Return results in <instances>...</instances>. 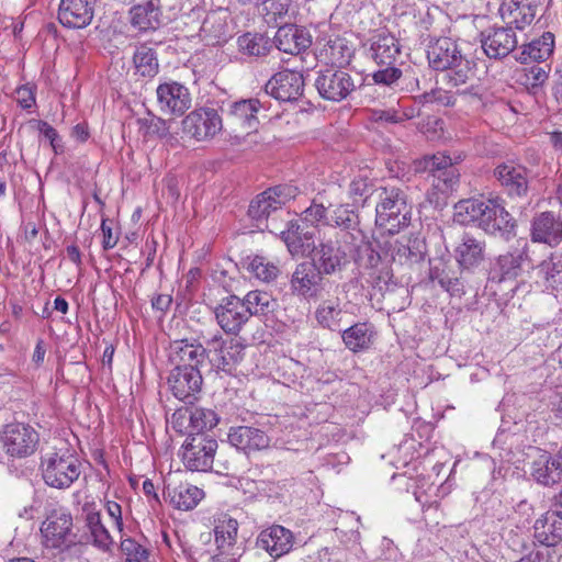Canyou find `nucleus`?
Masks as SVG:
<instances>
[{"label":"nucleus","mask_w":562,"mask_h":562,"mask_svg":"<svg viewBox=\"0 0 562 562\" xmlns=\"http://www.w3.org/2000/svg\"><path fill=\"white\" fill-rule=\"evenodd\" d=\"M429 66L436 71L450 70L448 75L451 87L465 85L475 74V63L462 52L457 41L439 37L430 41L427 48Z\"/></svg>","instance_id":"f257e3e1"},{"label":"nucleus","mask_w":562,"mask_h":562,"mask_svg":"<svg viewBox=\"0 0 562 562\" xmlns=\"http://www.w3.org/2000/svg\"><path fill=\"white\" fill-rule=\"evenodd\" d=\"M376 198V225L386 228L392 235L409 225L413 207L406 189L395 186L379 187Z\"/></svg>","instance_id":"f03ea898"},{"label":"nucleus","mask_w":562,"mask_h":562,"mask_svg":"<svg viewBox=\"0 0 562 562\" xmlns=\"http://www.w3.org/2000/svg\"><path fill=\"white\" fill-rule=\"evenodd\" d=\"M41 467L44 482L58 490L70 487L81 474V462L68 451L47 454L42 459Z\"/></svg>","instance_id":"7ed1b4c3"},{"label":"nucleus","mask_w":562,"mask_h":562,"mask_svg":"<svg viewBox=\"0 0 562 562\" xmlns=\"http://www.w3.org/2000/svg\"><path fill=\"white\" fill-rule=\"evenodd\" d=\"M207 360L216 372L234 375L244 358L245 346L234 338H224L216 333L205 340Z\"/></svg>","instance_id":"20e7f679"},{"label":"nucleus","mask_w":562,"mask_h":562,"mask_svg":"<svg viewBox=\"0 0 562 562\" xmlns=\"http://www.w3.org/2000/svg\"><path fill=\"white\" fill-rule=\"evenodd\" d=\"M344 68L326 67L316 72L314 86L321 98L331 102L346 100L361 85Z\"/></svg>","instance_id":"39448f33"},{"label":"nucleus","mask_w":562,"mask_h":562,"mask_svg":"<svg viewBox=\"0 0 562 562\" xmlns=\"http://www.w3.org/2000/svg\"><path fill=\"white\" fill-rule=\"evenodd\" d=\"M325 277L313 261H302L291 276L290 289L294 295L316 302L323 299L326 288L333 285Z\"/></svg>","instance_id":"423d86ee"},{"label":"nucleus","mask_w":562,"mask_h":562,"mask_svg":"<svg viewBox=\"0 0 562 562\" xmlns=\"http://www.w3.org/2000/svg\"><path fill=\"white\" fill-rule=\"evenodd\" d=\"M41 532L46 548L65 550L77 542L72 516L65 508L53 509L42 524Z\"/></svg>","instance_id":"0eeeda50"},{"label":"nucleus","mask_w":562,"mask_h":562,"mask_svg":"<svg viewBox=\"0 0 562 562\" xmlns=\"http://www.w3.org/2000/svg\"><path fill=\"white\" fill-rule=\"evenodd\" d=\"M217 441L209 434L189 432L183 445L182 461L190 471L206 472L212 469Z\"/></svg>","instance_id":"6e6552de"},{"label":"nucleus","mask_w":562,"mask_h":562,"mask_svg":"<svg viewBox=\"0 0 562 562\" xmlns=\"http://www.w3.org/2000/svg\"><path fill=\"white\" fill-rule=\"evenodd\" d=\"M379 248L385 256H390L394 263L406 269L422 265L427 254L425 241L412 236L384 240L379 243Z\"/></svg>","instance_id":"1a4fd4ad"},{"label":"nucleus","mask_w":562,"mask_h":562,"mask_svg":"<svg viewBox=\"0 0 562 562\" xmlns=\"http://www.w3.org/2000/svg\"><path fill=\"white\" fill-rule=\"evenodd\" d=\"M182 133L198 142L212 139L223 128V120L217 110L202 106L191 111L182 120Z\"/></svg>","instance_id":"9d476101"},{"label":"nucleus","mask_w":562,"mask_h":562,"mask_svg":"<svg viewBox=\"0 0 562 562\" xmlns=\"http://www.w3.org/2000/svg\"><path fill=\"white\" fill-rule=\"evenodd\" d=\"M493 177L509 198L526 199L529 193L530 170L514 160L498 164Z\"/></svg>","instance_id":"9b49d317"},{"label":"nucleus","mask_w":562,"mask_h":562,"mask_svg":"<svg viewBox=\"0 0 562 562\" xmlns=\"http://www.w3.org/2000/svg\"><path fill=\"white\" fill-rule=\"evenodd\" d=\"M0 439L8 454L25 458L35 451L38 434L27 424L11 423L4 426Z\"/></svg>","instance_id":"f8f14e48"},{"label":"nucleus","mask_w":562,"mask_h":562,"mask_svg":"<svg viewBox=\"0 0 562 562\" xmlns=\"http://www.w3.org/2000/svg\"><path fill=\"white\" fill-rule=\"evenodd\" d=\"M481 47L490 59L501 60L518 46L517 35L512 26H492L480 33Z\"/></svg>","instance_id":"ddd939ff"},{"label":"nucleus","mask_w":562,"mask_h":562,"mask_svg":"<svg viewBox=\"0 0 562 562\" xmlns=\"http://www.w3.org/2000/svg\"><path fill=\"white\" fill-rule=\"evenodd\" d=\"M317 232L316 226L297 218L286 222L285 229L280 231V237L292 256H305L316 249Z\"/></svg>","instance_id":"4468645a"},{"label":"nucleus","mask_w":562,"mask_h":562,"mask_svg":"<svg viewBox=\"0 0 562 562\" xmlns=\"http://www.w3.org/2000/svg\"><path fill=\"white\" fill-rule=\"evenodd\" d=\"M157 102L164 114L183 115L192 103L189 89L178 81H165L156 89Z\"/></svg>","instance_id":"2eb2a0df"},{"label":"nucleus","mask_w":562,"mask_h":562,"mask_svg":"<svg viewBox=\"0 0 562 562\" xmlns=\"http://www.w3.org/2000/svg\"><path fill=\"white\" fill-rule=\"evenodd\" d=\"M453 257L462 272L474 273L486 259V244L469 233H463L453 248Z\"/></svg>","instance_id":"dca6fc26"},{"label":"nucleus","mask_w":562,"mask_h":562,"mask_svg":"<svg viewBox=\"0 0 562 562\" xmlns=\"http://www.w3.org/2000/svg\"><path fill=\"white\" fill-rule=\"evenodd\" d=\"M355 56V47L346 37L336 35L317 41L316 57L326 67L345 68Z\"/></svg>","instance_id":"f3484780"},{"label":"nucleus","mask_w":562,"mask_h":562,"mask_svg":"<svg viewBox=\"0 0 562 562\" xmlns=\"http://www.w3.org/2000/svg\"><path fill=\"white\" fill-rule=\"evenodd\" d=\"M168 384L175 397L192 404L202 391V373L200 369L175 367L168 376Z\"/></svg>","instance_id":"a211bd4d"},{"label":"nucleus","mask_w":562,"mask_h":562,"mask_svg":"<svg viewBox=\"0 0 562 562\" xmlns=\"http://www.w3.org/2000/svg\"><path fill=\"white\" fill-rule=\"evenodd\" d=\"M265 91L282 102L296 101L304 91L303 75L288 69L277 72L266 83Z\"/></svg>","instance_id":"6ab92c4d"},{"label":"nucleus","mask_w":562,"mask_h":562,"mask_svg":"<svg viewBox=\"0 0 562 562\" xmlns=\"http://www.w3.org/2000/svg\"><path fill=\"white\" fill-rule=\"evenodd\" d=\"M261 108L259 99H243L229 104L226 122L233 132L250 134L258 130V112Z\"/></svg>","instance_id":"aec40b11"},{"label":"nucleus","mask_w":562,"mask_h":562,"mask_svg":"<svg viewBox=\"0 0 562 562\" xmlns=\"http://www.w3.org/2000/svg\"><path fill=\"white\" fill-rule=\"evenodd\" d=\"M241 299L236 295L224 297L215 307L214 314L220 327L226 333L237 335L249 321V315Z\"/></svg>","instance_id":"412c9836"},{"label":"nucleus","mask_w":562,"mask_h":562,"mask_svg":"<svg viewBox=\"0 0 562 562\" xmlns=\"http://www.w3.org/2000/svg\"><path fill=\"white\" fill-rule=\"evenodd\" d=\"M206 359V346L198 339L184 338L170 344L169 360L176 367L200 369Z\"/></svg>","instance_id":"4be33fe9"},{"label":"nucleus","mask_w":562,"mask_h":562,"mask_svg":"<svg viewBox=\"0 0 562 562\" xmlns=\"http://www.w3.org/2000/svg\"><path fill=\"white\" fill-rule=\"evenodd\" d=\"M531 259L527 244L522 248H516L513 251L499 255L492 269V280L503 282L515 280L524 272L525 266H530Z\"/></svg>","instance_id":"5701e85b"},{"label":"nucleus","mask_w":562,"mask_h":562,"mask_svg":"<svg viewBox=\"0 0 562 562\" xmlns=\"http://www.w3.org/2000/svg\"><path fill=\"white\" fill-rule=\"evenodd\" d=\"M315 257L311 260L325 274L331 276L342 271L348 263V256L339 241L336 239L322 240L316 249Z\"/></svg>","instance_id":"b1692460"},{"label":"nucleus","mask_w":562,"mask_h":562,"mask_svg":"<svg viewBox=\"0 0 562 562\" xmlns=\"http://www.w3.org/2000/svg\"><path fill=\"white\" fill-rule=\"evenodd\" d=\"M530 237L535 243L558 246L562 241V215L552 211L537 214L531 222Z\"/></svg>","instance_id":"393cba45"},{"label":"nucleus","mask_w":562,"mask_h":562,"mask_svg":"<svg viewBox=\"0 0 562 562\" xmlns=\"http://www.w3.org/2000/svg\"><path fill=\"white\" fill-rule=\"evenodd\" d=\"M293 541L294 537L291 530L281 525H272L259 533L256 546L276 560L291 551Z\"/></svg>","instance_id":"a878e982"},{"label":"nucleus","mask_w":562,"mask_h":562,"mask_svg":"<svg viewBox=\"0 0 562 562\" xmlns=\"http://www.w3.org/2000/svg\"><path fill=\"white\" fill-rule=\"evenodd\" d=\"M530 476L546 487H552L562 482V463L559 460V454L541 452L530 463Z\"/></svg>","instance_id":"bb28decb"},{"label":"nucleus","mask_w":562,"mask_h":562,"mask_svg":"<svg viewBox=\"0 0 562 562\" xmlns=\"http://www.w3.org/2000/svg\"><path fill=\"white\" fill-rule=\"evenodd\" d=\"M273 43L279 50L296 55L312 45V36L304 27L285 24L278 29Z\"/></svg>","instance_id":"cd10ccee"},{"label":"nucleus","mask_w":562,"mask_h":562,"mask_svg":"<svg viewBox=\"0 0 562 562\" xmlns=\"http://www.w3.org/2000/svg\"><path fill=\"white\" fill-rule=\"evenodd\" d=\"M538 5L528 0H508L503 2L499 13L506 25L515 30H524L536 18Z\"/></svg>","instance_id":"c85d7f7f"},{"label":"nucleus","mask_w":562,"mask_h":562,"mask_svg":"<svg viewBox=\"0 0 562 562\" xmlns=\"http://www.w3.org/2000/svg\"><path fill=\"white\" fill-rule=\"evenodd\" d=\"M228 441L246 454L263 450L270 445V439L263 430L250 426L232 427L228 432Z\"/></svg>","instance_id":"c756f323"},{"label":"nucleus","mask_w":562,"mask_h":562,"mask_svg":"<svg viewBox=\"0 0 562 562\" xmlns=\"http://www.w3.org/2000/svg\"><path fill=\"white\" fill-rule=\"evenodd\" d=\"M93 10L87 0H61L58 10L59 22L69 29H82L90 24Z\"/></svg>","instance_id":"7c9ffc66"},{"label":"nucleus","mask_w":562,"mask_h":562,"mask_svg":"<svg viewBox=\"0 0 562 562\" xmlns=\"http://www.w3.org/2000/svg\"><path fill=\"white\" fill-rule=\"evenodd\" d=\"M552 512L543 513L539 518L536 519L533 529V542L543 547L555 549L558 552H562L560 542L562 541V533L560 532L561 522L551 520Z\"/></svg>","instance_id":"2f4dec72"},{"label":"nucleus","mask_w":562,"mask_h":562,"mask_svg":"<svg viewBox=\"0 0 562 562\" xmlns=\"http://www.w3.org/2000/svg\"><path fill=\"white\" fill-rule=\"evenodd\" d=\"M279 210L270 199V195L266 194V190L257 194L249 204L248 216L256 223V226L260 229H267L270 233L277 234L278 227L276 226L274 217L269 222L270 216L279 214Z\"/></svg>","instance_id":"473e14b6"},{"label":"nucleus","mask_w":562,"mask_h":562,"mask_svg":"<svg viewBox=\"0 0 562 562\" xmlns=\"http://www.w3.org/2000/svg\"><path fill=\"white\" fill-rule=\"evenodd\" d=\"M554 50V34L544 32L540 37L520 46V52L515 56L520 64L543 63Z\"/></svg>","instance_id":"72a5a7b5"},{"label":"nucleus","mask_w":562,"mask_h":562,"mask_svg":"<svg viewBox=\"0 0 562 562\" xmlns=\"http://www.w3.org/2000/svg\"><path fill=\"white\" fill-rule=\"evenodd\" d=\"M372 59L381 67L393 65L401 53L397 38L390 32H379L370 40Z\"/></svg>","instance_id":"f704fd0d"},{"label":"nucleus","mask_w":562,"mask_h":562,"mask_svg":"<svg viewBox=\"0 0 562 562\" xmlns=\"http://www.w3.org/2000/svg\"><path fill=\"white\" fill-rule=\"evenodd\" d=\"M130 22L140 32L156 30L160 25V7L158 0H148L143 4L133 5L130 9Z\"/></svg>","instance_id":"c9c22d12"},{"label":"nucleus","mask_w":562,"mask_h":562,"mask_svg":"<svg viewBox=\"0 0 562 562\" xmlns=\"http://www.w3.org/2000/svg\"><path fill=\"white\" fill-rule=\"evenodd\" d=\"M132 59L136 76L144 79H153L159 74L158 56L150 43L146 42L135 45Z\"/></svg>","instance_id":"e433bc0d"},{"label":"nucleus","mask_w":562,"mask_h":562,"mask_svg":"<svg viewBox=\"0 0 562 562\" xmlns=\"http://www.w3.org/2000/svg\"><path fill=\"white\" fill-rule=\"evenodd\" d=\"M314 316L317 324L331 331H341V323L345 312L341 308V301L338 296L321 299Z\"/></svg>","instance_id":"4c0bfd02"},{"label":"nucleus","mask_w":562,"mask_h":562,"mask_svg":"<svg viewBox=\"0 0 562 562\" xmlns=\"http://www.w3.org/2000/svg\"><path fill=\"white\" fill-rule=\"evenodd\" d=\"M199 35L206 45H221L229 37L228 25L225 19L213 12L205 16Z\"/></svg>","instance_id":"58836bf2"},{"label":"nucleus","mask_w":562,"mask_h":562,"mask_svg":"<svg viewBox=\"0 0 562 562\" xmlns=\"http://www.w3.org/2000/svg\"><path fill=\"white\" fill-rule=\"evenodd\" d=\"M429 278L437 281L451 295L461 296L465 293L463 282L456 276L448 262L439 261L431 266Z\"/></svg>","instance_id":"ea45409f"},{"label":"nucleus","mask_w":562,"mask_h":562,"mask_svg":"<svg viewBox=\"0 0 562 562\" xmlns=\"http://www.w3.org/2000/svg\"><path fill=\"white\" fill-rule=\"evenodd\" d=\"M178 418H188L190 432L193 434H207L206 430H211L218 424V417L213 409L194 407L186 409L183 413L178 411Z\"/></svg>","instance_id":"a19ab883"},{"label":"nucleus","mask_w":562,"mask_h":562,"mask_svg":"<svg viewBox=\"0 0 562 562\" xmlns=\"http://www.w3.org/2000/svg\"><path fill=\"white\" fill-rule=\"evenodd\" d=\"M538 268L547 290L562 291V250L552 252Z\"/></svg>","instance_id":"79ce46f5"},{"label":"nucleus","mask_w":562,"mask_h":562,"mask_svg":"<svg viewBox=\"0 0 562 562\" xmlns=\"http://www.w3.org/2000/svg\"><path fill=\"white\" fill-rule=\"evenodd\" d=\"M239 53L249 57L267 56L272 49L271 40L261 33L247 32L237 38Z\"/></svg>","instance_id":"37998d69"},{"label":"nucleus","mask_w":562,"mask_h":562,"mask_svg":"<svg viewBox=\"0 0 562 562\" xmlns=\"http://www.w3.org/2000/svg\"><path fill=\"white\" fill-rule=\"evenodd\" d=\"M372 331L368 323H357L341 330V338L347 349L352 352L366 350L371 345Z\"/></svg>","instance_id":"c03bdc74"},{"label":"nucleus","mask_w":562,"mask_h":562,"mask_svg":"<svg viewBox=\"0 0 562 562\" xmlns=\"http://www.w3.org/2000/svg\"><path fill=\"white\" fill-rule=\"evenodd\" d=\"M204 493L201 488L193 485H179L172 490L168 488L170 503L178 509H193L202 499Z\"/></svg>","instance_id":"a18cd8bd"},{"label":"nucleus","mask_w":562,"mask_h":562,"mask_svg":"<svg viewBox=\"0 0 562 562\" xmlns=\"http://www.w3.org/2000/svg\"><path fill=\"white\" fill-rule=\"evenodd\" d=\"M486 201L479 199L461 200L454 205V220L463 225L480 221L486 210Z\"/></svg>","instance_id":"49530a36"},{"label":"nucleus","mask_w":562,"mask_h":562,"mask_svg":"<svg viewBox=\"0 0 562 562\" xmlns=\"http://www.w3.org/2000/svg\"><path fill=\"white\" fill-rule=\"evenodd\" d=\"M241 302L245 308H247L249 317L252 315H268L273 312L276 306V301L269 293L258 290L248 292L241 299Z\"/></svg>","instance_id":"de8ad7c7"},{"label":"nucleus","mask_w":562,"mask_h":562,"mask_svg":"<svg viewBox=\"0 0 562 562\" xmlns=\"http://www.w3.org/2000/svg\"><path fill=\"white\" fill-rule=\"evenodd\" d=\"M214 532L217 549L225 553L228 549L233 548L236 542L238 522L234 518L225 517L218 521Z\"/></svg>","instance_id":"09e8293b"},{"label":"nucleus","mask_w":562,"mask_h":562,"mask_svg":"<svg viewBox=\"0 0 562 562\" xmlns=\"http://www.w3.org/2000/svg\"><path fill=\"white\" fill-rule=\"evenodd\" d=\"M87 527L93 538V544L99 549L106 551L112 544V538L101 521V515L99 512H90L87 514Z\"/></svg>","instance_id":"8fccbe9b"},{"label":"nucleus","mask_w":562,"mask_h":562,"mask_svg":"<svg viewBox=\"0 0 562 562\" xmlns=\"http://www.w3.org/2000/svg\"><path fill=\"white\" fill-rule=\"evenodd\" d=\"M329 222L331 226L353 231L359 225V216L353 210V205L340 204L331 211Z\"/></svg>","instance_id":"3c124183"},{"label":"nucleus","mask_w":562,"mask_h":562,"mask_svg":"<svg viewBox=\"0 0 562 562\" xmlns=\"http://www.w3.org/2000/svg\"><path fill=\"white\" fill-rule=\"evenodd\" d=\"M449 165H452L451 157L442 153L424 156L414 162L415 170L417 172H429L434 177H436L446 167H449Z\"/></svg>","instance_id":"603ef678"},{"label":"nucleus","mask_w":562,"mask_h":562,"mask_svg":"<svg viewBox=\"0 0 562 562\" xmlns=\"http://www.w3.org/2000/svg\"><path fill=\"white\" fill-rule=\"evenodd\" d=\"M378 188L366 178H356L349 186V194L353 199L355 204H360L362 207L369 206V200L372 195L376 196Z\"/></svg>","instance_id":"864d4df0"},{"label":"nucleus","mask_w":562,"mask_h":562,"mask_svg":"<svg viewBox=\"0 0 562 562\" xmlns=\"http://www.w3.org/2000/svg\"><path fill=\"white\" fill-rule=\"evenodd\" d=\"M248 270L259 280L270 282L279 273V268L262 256H255L248 263Z\"/></svg>","instance_id":"5fc2aeb1"},{"label":"nucleus","mask_w":562,"mask_h":562,"mask_svg":"<svg viewBox=\"0 0 562 562\" xmlns=\"http://www.w3.org/2000/svg\"><path fill=\"white\" fill-rule=\"evenodd\" d=\"M562 552L533 542V548L515 562H560Z\"/></svg>","instance_id":"6e6d98bb"},{"label":"nucleus","mask_w":562,"mask_h":562,"mask_svg":"<svg viewBox=\"0 0 562 562\" xmlns=\"http://www.w3.org/2000/svg\"><path fill=\"white\" fill-rule=\"evenodd\" d=\"M366 281L372 289V292L370 293L371 297L375 295L383 296L390 288L392 274L387 268L373 269L369 272Z\"/></svg>","instance_id":"4d7b16f0"},{"label":"nucleus","mask_w":562,"mask_h":562,"mask_svg":"<svg viewBox=\"0 0 562 562\" xmlns=\"http://www.w3.org/2000/svg\"><path fill=\"white\" fill-rule=\"evenodd\" d=\"M516 221L510 215V213L503 206L502 210L498 211V216L495 221V231L494 233H487L488 235L501 237L505 240H509L516 235Z\"/></svg>","instance_id":"13d9d810"},{"label":"nucleus","mask_w":562,"mask_h":562,"mask_svg":"<svg viewBox=\"0 0 562 562\" xmlns=\"http://www.w3.org/2000/svg\"><path fill=\"white\" fill-rule=\"evenodd\" d=\"M297 192V188L292 184H279L266 190V194L270 195L280 213L283 212L282 206L293 200Z\"/></svg>","instance_id":"bf43d9fd"},{"label":"nucleus","mask_w":562,"mask_h":562,"mask_svg":"<svg viewBox=\"0 0 562 562\" xmlns=\"http://www.w3.org/2000/svg\"><path fill=\"white\" fill-rule=\"evenodd\" d=\"M486 210L481 217L479 227L485 233H494L495 221L498 216V211L503 209L504 201L499 198L486 200Z\"/></svg>","instance_id":"052dcab7"},{"label":"nucleus","mask_w":562,"mask_h":562,"mask_svg":"<svg viewBox=\"0 0 562 562\" xmlns=\"http://www.w3.org/2000/svg\"><path fill=\"white\" fill-rule=\"evenodd\" d=\"M548 77L549 71L538 65L524 69V83L535 92L544 85Z\"/></svg>","instance_id":"680f3d73"},{"label":"nucleus","mask_w":562,"mask_h":562,"mask_svg":"<svg viewBox=\"0 0 562 562\" xmlns=\"http://www.w3.org/2000/svg\"><path fill=\"white\" fill-rule=\"evenodd\" d=\"M138 124L146 130L147 134L166 137L169 134V127L166 120L148 113L147 117L138 119Z\"/></svg>","instance_id":"e2e57ef3"},{"label":"nucleus","mask_w":562,"mask_h":562,"mask_svg":"<svg viewBox=\"0 0 562 562\" xmlns=\"http://www.w3.org/2000/svg\"><path fill=\"white\" fill-rule=\"evenodd\" d=\"M327 213V209L323 204L312 203V205L302 213L300 220L313 226H316L317 223L328 225L330 222Z\"/></svg>","instance_id":"0e129e2a"},{"label":"nucleus","mask_w":562,"mask_h":562,"mask_svg":"<svg viewBox=\"0 0 562 562\" xmlns=\"http://www.w3.org/2000/svg\"><path fill=\"white\" fill-rule=\"evenodd\" d=\"M459 177L460 173L454 165H449L435 177L438 180L435 186L441 191L452 190L458 184Z\"/></svg>","instance_id":"69168bd1"},{"label":"nucleus","mask_w":562,"mask_h":562,"mask_svg":"<svg viewBox=\"0 0 562 562\" xmlns=\"http://www.w3.org/2000/svg\"><path fill=\"white\" fill-rule=\"evenodd\" d=\"M402 77V70L393 65L384 66V68L372 74V79L376 85L391 87Z\"/></svg>","instance_id":"338daca9"},{"label":"nucleus","mask_w":562,"mask_h":562,"mask_svg":"<svg viewBox=\"0 0 562 562\" xmlns=\"http://www.w3.org/2000/svg\"><path fill=\"white\" fill-rule=\"evenodd\" d=\"M121 550L127 558L147 561L149 558V552L138 542H136L132 538H126L121 542Z\"/></svg>","instance_id":"774afa93"}]
</instances>
